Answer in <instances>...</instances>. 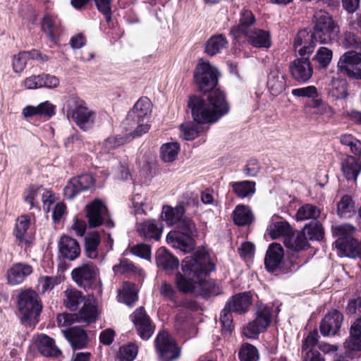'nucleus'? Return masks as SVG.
<instances>
[{"instance_id": "f257e3e1", "label": "nucleus", "mask_w": 361, "mask_h": 361, "mask_svg": "<svg viewBox=\"0 0 361 361\" xmlns=\"http://www.w3.org/2000/svg\"><path fill=\"white\" fill-rule=\"evenodd\" d=\"M193 121L200 124H212L227 114L230 107L224 92L215 89L209 92L207 99L192 95L188 101Z\"/></svg>"}, {"instance_id": "f03ea898", "label": "nucleus", "mask_w": 361, "mask_h": 361, "mask_svg": "<svg viewBox=\"0 0 361 361\" xmlns=\"http://www.w3.org/2000/svg\"><path fill=\"white\" fill-rule=\"evenodd\" d=\"M214 264L209 256L202 252H197L183 262V274H176L178 288L184 293H192L197 287H202L207 274L214 270Z\"/></svg>"}, {"instance_id": "7ed1b4c3", "label": "nucleus", "mask_w": 361, "mask_h": 361, "mask_svg": "<svg viewBox=\"0 0 361 361\" xmlns=\"http://www.w3.org/2000/svg\"><path fill=\"white\" fill-rule=\"evenodd\" d=\"M152 106V102L147 97H141L129 111L126 122V125L130 126L128 130L130 137H137L148 132V121Z\"/></svg>"}, {"instance_id": "20e7f679", "label": "nucleus", "mask_w": 361, "mask_h": 361, "mask_svg": "<svg viewBox=\"0 0 361 361\" xmlns=\"http://www.w3.org/2000/svg\"><path fill=\"white\" fill-rule=\"evenodd\" d=\"M177 228L181 232L169 233L166 236L167 243L183 252H190L195 246L193 237L197 233L195 223L188 217H183L177 225Z\"/></svg>"}, {"instance_id": "39448f33", "label": "nucleus", "mask_w": 361, "mask_h": 361, "mask_svg": "<svg viewBox=\"0 0 361 361\" xmlns=\"http://www.w3.org/2000/svg\"><path fill=\"white\" fill-rule=\"evenodd\" d=\"M312 25L314 39L321 44H327L334 40L339 32V27L332 17L322 10L314 13Z\"/></svg>"}, {"instance_id": "423d86ee", "label": "nucleus", "mask_w": 361, "mask_h": 361, "mask_svg": "<svg viewBox=\"0 0 361 361\" xmlns=\"http://www.w3.org/2000/svg\"><path fill=\"white\" fill-rule=\"evenodd\" d=\"M17 306L23 323L38 322L42 305L38 294L35 290L31 289L23 290L18 296Z\"/></svg>"}, {"instance_id": "0eeeda50", "label": "nucleus", "mask_w": 361, "mask_h": 361, "mask_svg": "<svg viewBox=\"0 0 361 361\" xmlns=\"http://www.w3.org/2000/svg\"><path fill=\"white\" fill-rule=\"evenodd\" d=\"M67 116L71 118L82 130L87 131L93 127L96 113L90 109L84 101L78 97H71L66 103Z\"/></svg>"}, {"instance_id": "6e6552de", "label": "nucleus", "mask_w": 361, "mask_h": 361, "mask_svg": "<svg viewBox=\"0 0 361 361\" xmlns=\"http://www.w3.org/2000/svg\"><path fill=\"white\" fill-rule=\"evenodd\" d=\"M99 269L93 263L87 262L80 264L71 271L73 280L84 288H97L101 290V281L98 278Z\"/></svg>"}, {"instance_id": "1a4fd4ad", "label": "nucleus", "mask_w": 361, "mask_h": 361, "mask_svg": "<svg viewBox=\"0 0 361 361\" xmlns=\"http://www.w3.org/2000/svg\"><path fill=\"white\" fill-rule=\"evenodd\" d=\"M337 70L350 79L361 80V51L348 50L344 52L338 59Z\"/></svg>"}, {"instance_id": "9d476101", "label": "nucleus", "mask_w": 361, "mask_h": 361, "mask_svg": "<svg viewBox=\"0 0 361 361\" xmlns=\"http://www.w3.org/2000/svg\"><path fill=\"white\" fill-rule=\"evenodd\" d=\"M154 344L159 357L163 361H175L180 357V348L166 331L158 334Z\"/></svg>"}, {"instance_id": "9b49d317", "label": "nucleus", "mask_w": 361, "mask_h": 361, "mask_svg": "<svg viewBox=\"0 0 361 361\" xmlns=\"http://www.w3.org/2000/svg\"><path fill=\"white\" fill-rule=\"evenodd\" d=\"M217 71L208 62H200L197 66L194 80L201 92H210L217 84Z\"/></svg>"}, {"instance_id": "f8f14e48", "label": "nucleus", "mask_w": 361, "mask_h": 361, "mask_svg": "<svg viewBox=\"0 0 361 361\" xmlns=\"http://www.w3.org/2000/svg\"><path fill=\"white\" fill-rule=\"evenodd\" d=\"M271 322L270 309L260 305L257 307L255 319L243 328V334L247 338H255L269 326Z\"/></svg>"}, {"instance_id": "ddd939ff", "label": "nucleus", "mask_w": 361, "mask_h": 361, "mask_svg": "<svg viewBox=\"0 0 361 361\" xmlns=\"http://www.w3.org/2000/svg\"><path fill=\"white\" fill-rule=\"evenodd\" d=\"M99 315L97 306L90 302H85L78 314L64 313L59 314L57 318V323L60 326H68L75 320L90 323L94 322Z\"/></svg>"}, {"instance_id": "4468645a", "label": "nucleus", "mask_w": 361, "mask_h": 361, "mask_svg": "<svg viewBox=\"0 0 361 361\" xmlns=\"http://www.w3.org/2000/svg\"><path fill=\"white\" fill-rule=\"evenodd\" d=\"M86 213L90 227H97L102 224L108 228L114 226L113 221L109 218L106 207L99 200H95L86 206Z\"/></svg>"}, {"instance_id": "2eb2a0df", "label": "nucleus", "mask_w": 361, "mask_h": 361, "mask_svg": "<svg viewBox=\"0 0 361 361\" xmlns=\"http://www.w3.org/2000/svg\"><path fill=\"white\" fill-rule=\"evenodd\" d=\"M130 319L141 338L148 340L152 336L154 327L143 307L136 309L130 315Z\"/></svg>"}, {"instance_id": "dca6fc26", "label": "nucleus", "mask_w": 361, "mask_h": 361, "mask_svg": "<svg viewBox=\"0 0 361 361\" xmlns=\"http://www.w3.org/2000/svg\"><path fill=\"white\" fill-rule=\"evenodd\" d=\"M94 183V179L91 174H82L70 180L63 188V194L67 199H73L80 192L92 188Z\"/></svg>"}, {"instance_id": "f3484780", "label": "nucleus", "mask_w": 361, "mask_h": 361, "mask_svg": "<svg viewBox=\"0 0 361 361\" xmlns=\"http://www.w3.org/2000/svg\"><path fill=\"white\" fill-rule=\"evenodd\" d=\"M289 69L292 77L299 82H307L313 73V68L308 57L295 59L290 63Z\"/></svg>"}, {"instance_id": "a211bd4d", "label": "nucleus", "mask_w": 361, "mask_h": 361, "mask_svg": "<svg viewBox=\"0 0 361 361\" xmlns=\"http://www.w3.org/2000/svg\"><path fill=\"white\" fill-rule=\"evenodd\" d=\"M316 41L313 33H310L306 30H300L298 32L294 40V49L302 57H308L314 51L316 45Z\"/></svg>"}, {"instance_id": "6ab92c4d", "label": "nucleus", "mask_w": 361, "mask_h": 361, "mask_svg": "<svg viewBox=\"0 0 361 361\" xmlns=\"http://www.w3.org/2000/svg\"><path fill=\"white\" fill-rule=\"evenodd\" d=\"M60 257L70 261L75 260L80 255L81 250L79 243L68 235H63L58 243Z\"/></svg>"}, {"instance_id": "aec40b11", "label": "nucleus", "mask_w": 361, "mask_h": 361, "mask_svg": "<svg viewBox=\"0 0 361 361\" xmlns=\"http://www.w3.org/2000/svg\"><path fill=\"white\" fill-rule=\"evenodd\" d=\"M56 113V106L49 101H45L37 106L27 105L23 109L22 114L25 118L34 117L48 120Z\"/></svg>"}, {"instance_id": "412c9836", "label": "nucleus", "mask_w": 361, "mask_h": 361, "mask_svg": "<svg viewBox=\"0 0 361 361\" xmlns=\"http://www.w3.org/2000/svg\"><path fill=\"white\" fill-rule=\"evenodd\" d=\"M255 22V17L250 11L245 10L241 12L239 24L233 26L230 31L231 35L236 41L243 39L245 35L253 29L252 25Z\"/></svg>"}, {"instance_id": "4be33fe9", "label": "nucleus", "mask_w": 361, "mask_h": 361, "mask_svg": "<svg viewBox=\"0 0 361 361\" xmlns=\"http://www.w3.org/2000/svg\"><path fill=\"white\" fill-rule=\"evenodd\" d=\"M343 322L342 314L337 311L333 310L326 314L320 324V331L324 336H334L341 326Z\"/></svg>"}, {"instance_id": "5701e85b", "label": "nucleus", "mask_w": 361, "mask_h": 361, "mask_svg": "<svg viewBox=\"0 0 361 361\" xmlns=\"http://www.w3.org/2000/svg\"><path fill=\"white\" fill-rule=\"evenodd\" d=\"M283 249L280 244L272 243L267 251L264 264L269 271L274 272L282 269Z\"/></svg>"}, {"instance_id": "b1692460", "label": "nucleus", "mask_w": 361, "mask_h": 361, "mask_svg": "<svg viewBox=\"0 0 361 361\" xmlns=\"http://www.w3.org/2000/svg\"><path fill=\"white\" fill-rule=\"evenodd\" d=\"M267 231L272 239L281 236L285 239L293 233V228L286 221H283L279 215L274 214Z\"/></svg>"}, {"instance_id": "393cba45", "label": "nucleus", "mask_w": 361, "mask_h": 361, "mask_svg": "<svg viewBox=\"0 0 361 361\" xmlns=\"http://www.w3.org/2000/svg\"><path fill=\"white\" fill-rule=\"evenodd\" d=\"M341 171L347 180L356 182L361 173V157L347 155L341 161Z\"/></svg>"}, {"instance_id": "a878e982", "label": "nucleus", "mask_w": 361, "mask_h": 361, "mask_svg": "<svg viewBox=\"0 0 361 361\" xmlns=\"http://www.w3.org/2000/svg\"><path fill=\"white\" fill-rule=\"evenodd\" d=\"M137 231L144 238L158 240L161 238L163 231V225L157 220L148 219L139 224Z\"/></svg>"}, {"instance_id": "bb28decb", "label": "nucleus", "mask_w": 361, "mask_h": 361, "mask_svg": "<svg viewBox=\"0 0 361 361\" xmlns=\"http://www.w3.org/2000/svg\"><path fill=\"white\" fill-rule=\"evenodd\" d=\"M252 304L250 292H243L237 294L226 302V307L238 314L246 312Z\"/></svg>"}, {"instance_id": "cd10ccee", "label": "nucleus", "mask_w": 361, "mask_h": 361, "mask_svg": "<svg viewBox=\"0 0 361 361\" xmlns=\"http://www.w3.org/2000/svg\"><path fill=\"white\" fill-rule=\"evenodd\" d=\"M244 38L250 44L258 48H269L271 44L269 32L262 29H252L247 35H243Z\"/></svg>"}, {"instance_id": "c85d7f7f", "label": "nucleus", "mask_w": 361, "mask_h": 361, "mask_svg": "<svg viewBox=\"0 0 361 361\" xmlns=\"http://www.w3.org/2000/svg\"><path fill=\"white\" fill-rule=\"evenodd\" d=\"M30 225V219L28 216H21L16 220L13 235L20 245H28L31 242V238L27 232Z\"/></svg>"}, {"instance_id": "c756f323", "label": "nucleus", "mask_w": 361, "mask_h": 361, "mask_svg": "<svg viewBox=\"0 0 361 361\" xmlns=\"http://www.w3.org/2000/svg\"><path fill=\"white\" fill-rule=\"evenodd\" d=\"M32 272V268L31 266L23 263L16 264L8 271V283L12 285L20 284Z\"/></svg>"}, {"instance_id": "7c9ffc66", "label": "nucleus", "mask_w": 361, "mask_h": 361, "mask_svg": "<svg viewBox=\"0 0 361 361\" xmlns=\"http://www.w3.org/2000/svg\"><path fill=\"white\" fill-rule=\"evenodd\" d=\"M62 331L71 346L75 349L82 348L87 343V334L80 327L73 326L67 330H63Z\"/></svg>"}, {"instance_id": "2f4dec72", "label": "nucleus", "mask_w": 361, "mask_h": 361, "mask_svg": "<svg viewBox=\"0 0 361 361\" xmlns=\"http://www.w3.org/2000/svg\"><path fill=\"white\" fill-rule=\"evenodd\" d=\"M267 87L270 93L274 97L280 94L286 88L284 75L276 68L271 69L269 72L267 79Z\"/></svg>"}, {"instance_id": "473e14b6", "label": "nucleus", "mask_w": 361, "mask_h": 361, "mask_svg": "<svg viewBox=\"0 0 361 361\" xmlns=\"http://www.w3.org/2000/svg\"><path fill=\"white\" fill-rule=\"evenodd\" d=\"M185 212V209L183 205H177L175 207L164 205L161 217L168 226H177L183 217Z\"/></svg>"}, {"instance_id": "72a5a7b5", "label": "nucleus", "mask_w": 361, "mask_h": 361, "mask_svg": "<svg viewBox=\"0 0 361 361\" xmlns=\"http://www.w3.org/2000/svg\"><path fill=\"white\" fill-rule=\"evenodd\" d=\"M39 351L46 357H58L61 350L55 345L54 340L45 334L37 336L36 340Z\"/></svg>"}, {"instance_id": "f704fd0d", "label": "nucleus", "mask_w": 361, "mask_h": 361, "mask_svg": "<svg viewBox=\"0 0 361 361\" xmlns=\"http://www.w3.org/2000/svg\"><path fill=\"white\" fill-rule=\"evenodd\" d=\"M128 135L130 136L128 132L126 134V137L120 135L116 137H109L106 138L103 142L99 143L96 147V150L99 151L98 153L100 156V158L103 159L104 156L107 155L118 146L126 143L128 139Z\"/></svg>"}, {"instance_id": "c9c22d12", "label": "nucleus", "mask_w": 361, "mask_h": 361, "mask_svg": "<svg viewBox=\"0 0 361 361\" xmlns=\"http://www.w3.org/2000/svg\"><path fill=\"white\" fill-rule=\"evenodd\" d=\"M157 265L164 270H173L178 267L179 262L166 248H159L156 254Z\"/></svg>"}, {"instance_id": "e433bc0d", "label": "nucleus", "mask_w": 361, "mask_h": 361, "mask_svg": "<svg viewBox=\"0 0 361 361\" xmlns=\"http://www.w3.org/2000/svg\"><path fill=\"white\" fill-rule=\"evenodd\" d=\"M61 22L57 16L46 15L42 20V28L49 39L56 43V35L60 31Z\"/></svg>"}, {"instance_id": "4c0bfd02", "label": "nucleus", "mask_w": 361, "mask_h": 361, "mask_svg": "<svg viewBox=\"0 0 361 361\" xmlns=\"http://www.w3.org/2000/svg\"><path fill=\"white\" fill-rule=\"evenodd\" d=\"M346 348L352 350H361V318L357 319L352 324L350 331V337L344 343Z\"/></svg>"}, {"instance_id": "58836bf2", "label": "nucleus", "mask_w": 361, "mask_h": 361, "mask_svg": "<svg viewBox=\"0 0 361 361\" xmlns=\"http://www.w3.org/2000/svg\"><path fill=\"white\" fill-rule=\"evenodd\" d=\"M101 242L100 236L98 232H89L85 238V252L86 256L90 259L98 257V246Z\"/></svg>"}, {"instance_id": "ea45409f", "label": "nucleus", "mask_w": 361, "mask_h": 361, "mask_svg": "<svg viewBox=\"0 0 361 361\" xmlns=\"http://www.w3.org/2000/svg\"><path fill=\"white\" fill-rule=\"evenodd\" d=\"M230 185L233 192L241 199L252 197L256 190L255 183L251 180L231 182Z\"/></svg>"}, {"instance_id": "a19ab883", "label": "nucleus", "mask_w": 361, "mask_h": 361, "mask_svg": "<svg viewBox=\"0 0 361 361\" xmlns=\"http://www.w3.org/2000/svg\"><path fill=\"white\" fill-rule=\"evenodd\" d=\"M340 143L353 157H361V141L351 134L345 133L339 137Z\"/></svg>"}, {"instance_id": "79ce46f5", "label": "nucleus", "mask_w": 361, "mask_h": 361, "mask_svg": "<svg viewBox=\"0 0 361 361\" xmlns=\"http://www.w3.org/2000/svg\"><path fill=\"white\" fill-rule=\"evenodd\" d=\"M228 41L224 35H216L211 37L205 45V52L209 56H214L226 48Z\"/></svg>"}, {"instance_id": "37998d69", "label": "nucleus", "mask_w": 361, "mask_h": 361, "mask_svg": "<svg viewBox=\"0 0 361 361\" xmlns=\"http://www.w3.org/2000/svg\"><path fill=\"white\" fill-rule=\"evenodd\" d=\"M284 244L287 248L295 252L305 250L308 247L307 237L302 232L298 233L296 236L293 233L286 237Z\"/></svg>"}, {"instance_id": "c03bdc74", "label": "nucleus", "mask_w": 361, "mask_h": 361, "mask_svg": "<svg viewBox=\"0 0 361 361\" xmlns=\"http://www.w3.org/2000/svg\"><path fill=\"white\" fill-rule=\"evenodd\" d=\"M233 219L236 225L245 226L252 221L253 215L249 207L238 205L233 211Z\"/></svg>"}, {"instance_id": "a18cd8bd", "label": "nucleus", "mask_w": 361, "mask_h": 361, "mask_svg": "<svg viewBox=\"0 0 361 361\" xmlns=\"http://www.w3.org/2000/svg\"><path fill=\"white\" fill-rule=\"evenodd\" d=\"M180 151V145L177 142L163 144L160 147V157L164 162L174 161Z\"/></svg>"}, {"instance_id": "49530a36", "label": "nucleus", "mask_w": 361, "mask_h": 361, "mask_svg": "<svg viewBox=\"0 0 361 361\" xmlns=\"http://www.w3.org/2000/svg\"><path fill=\"white\" fill-rule=\"evenodd\" d=\"M203 127L196 122H187L180 126V137L186 140H192L203 131Z\"/></svg>"}, {"instance_id": "de8ad7c7", "label": "nucleus", "mask_w": 361, "mask_h": 361, "mask_svg": "<svg viewBox=\"0 0 361 361\" xmlns=\"http://www.w3.org/2000/svg\"><path fill=\"white\" fill-rule=\"evenodd\" d=\"M330 94L336 99H344L348 96L347 83L344 80L332 78L330 84Z\"/></svg>"}, {"instance_id": "09e8293b", "label": "nucleus", "mask_w": 361, "mask_h": 361, "mask_svg": "<svg viewBox=\"0 0 361 361\" xmlns=\"http://www.w3.org/2000/svg\"><path fill=\"white\" fill-rule=\"evenodd\" d=\"M119 300L128 306H131L137 300V293L135 286L126 282L119 293Z\"/></svg>"}, {"instance_id": "8fccbe9b", "label": "nucleus", "mask_w": 361, "mask_h": 361, "mask_svg": "<svg viewBox=\"0 0 361 361\" xmlns=\"http://www.w3.org/2000/svg\"><path fill=\"white\" fill-rule=\"evenodd\" d=\"M319 214L320 210L315 205L305 204L298 209L296 219L297 221L316 220Z\"/></svg>"}, {"instance_id": "3c124183", "label": "nucleus", "mask_w": 361, "mask_h": 361, "mask_svg": "<svg viewBox=\"0 0 361 361\" xmlns=\"http://www.w3.org/2000/svg\"><path fill=\"white\" fill-rule=\"evenodd\" d=\"M64 305L72 311L76 310L82 301L81 293L75 288H68L64 292Z\"/></svg>"}, {"instance_id": "603ef678", "label": "nucleus", "mask_w": 361, "mask_h": 361, "mask_svg": "<svg viewBox=\"0 0 361 361\" xmlns=\"http://www.w3.org/2000/svg\"><path fill=\"white\" fill-rule=\"evenodd\" d=\"M355 212V203L349 195H344L341 197L337 204V213L340 217L350 216Z\"/></svg>"}, {"instance_id": "864d4df0", "label": "nucleus", "mask_w": 361, "mask_h": 361, "mask_svg": "<svg viewBox=\"0 0 361 361\" xmlns=\"http://www.w3.org/2000/svg\"><path fill=\"white\" fill-rule=\"evenodd\" d=\"M238 357L240 361H258L259 352L254 345L245 343L239 350Z\"/></svg>"}, {"instance_id": "5fc2aeb1", "label": "nucleus", "mask_w": 361, "mask_h": 361, "mask_svg": "<svg viewBox=\"0 0 361 361\" xmlns=\"http://www.w3.org/2000/svg\"><path fill=\"white\" fill-rule=\"evenodd\" d=\"M308 240H320L323 237L322 225L317 221L305 225L301 231Z\"/></svg>"}, {"instance_id": "6e6d98bb", "label": "nucleus", "mask_w": 361, "mask_h": 361, "mask_svg": "<svg viewBox=\"0 0 361 361\" xmlns=\"http://www.w3.org/2000/svg\"><path fill=\"white\" fill-rule=\"evenodd\" d=\"M333 57L332 51L325 47H320L314 55V60L320 68H326L331 63Z\"/></svg>"}, {"instance_id": "4d7b16f0", "label": "nucleus", "mask_w": 361, "mask_h": 361, "mask_svg": "<svg viewBox=\"0 0 361 361\" xmlns=\"http://www.w3.org/2000/svg\"><path fill=\"white\" fill-rule=\"evenodd\" d=\"M41 185H31L24 192V200L30 205V209L37 208L39 210V202L37 200Z\"/></svg>"}, {"instance_id": "13d9d810", "label": "nucleus", "mask_w": 361, "mask_h": 361, "mask_svg": "<svg viewBox=\"0 0 361 361\" xmlns=\"http://www.w3.org/2000/svg\"><path fill=\"white\" fill-rule=\"evenodd\" d=\"M138 347L133 343L120 348L118 358L120 361H133L137 355Z\"/></svg>"}, {"instance_id": "bf43d9fd", "label": "nucleus", "mask_w": 361, "mask_h": 361, "mask_svg": "<svg viewBox=\"0 0 361 361\" xmlns=\"http://www.w3.org/2000/svg\"><path fill=\"white\" fill-rule=\"evenodd\" d=\"M341 46L345 49H355L361 51V39L355 33L346 32L341 39Z\"/></svg>"}, {"instance_id": "052dcab7", "label": "nucleus", "mask_w": 361, "mask_h": 361, "mask_svg": "<svg viewBox=\"0 0 361 361\" xmlns=\"http://www.w3.org/2000/svg\"><path fill=\"white\" fill-rule=\"evenodd\" d=\"M232 310H229L226 305L221 311L220 321L222 326V330L226 333H231L233 329Z\"/></svg>"}, {"instance_id": "680f3d73", "label": "nucleus", "mask_w": 361, "mask_h": 361, "mask_svg": "<svg viewBox=\"0 0 361 361\" xmlns=\"http://www.w3.org/2000/svg\"><path fill=\"white\" fill-rule=\"evenodd\" d=\"M27 56L26 51H20L17 55L13 56L12 66L15 73H20L25 69L29 60Z\"/></svg>"}, {"instance_id": "e2e57ef3", "label": "nucleus", "mask_w": 361, "mask_h": 361, "mask_svg": "<svg viewBox=\"0 0 361 361\" xmlns=\"http://www.w3.org/2000/svg\"><path fill=\"white\" fill-rule=\"evenodd\" d=\"M291 93L294 97H307L310 99L318 97L317 89L312 85L293 89Z\"/></svg>"}, {"instance_id": "0e129e2a", "label": "nucleus", "mask_w": 361, "mask_h": 361, "mask_svg": "<svg viewBox=\"0 0 361 361\" xmlns=\"http://www.w3.org/2000/svg\"><path fill=\"white\" fill-rule=\"evenodd\" d=\"M94 1L98 11L104 16L106 21H110L112 16V0H94Z\"/></svg>"}, {"instance_id": "69168bd1", "label": "nucleus", "mask_w": 361, "mask_h": 361, "mask_svg": "<svg viewBox=\"0 0 361 361\" xmlns=\"http://www.w3.org/2000/svg\"><path fill=\"white\" fill-rule=\"evenodd\" d=\"M137 268L128 259H123L121 260L118 264L113 267V270L115 274H125L128 272H137Z\"/></svg>"}, {"instance_id": "338daca9", "label": "nucleus", "mask_w": 361, "mask_h": 361, "mask_svg": "<svg viewBox=\"0 0 361 361\" xmlns=\"http://www.w3.org/2000/svg\"><path fill=\"white\" fill-rule=\"evenodd\" d=\"M56 284V279L51 276H42L38 279L37 289L42 293L51 290Z\"/></svg>"}, {"instance_id": "774afa93", "label": "nucleus", "mask_w": 361, "mask_h": 361, "mask_svg": "<svg viewBox=\"0 0 361 361\" xmlns=\"http://www.w3.org/2000/svg\"><path fill=\"white\" fill-rule=\"evenodd\" d=\"M159 293L166 300L176 302V291L171 284L163 281L159 287Z\"/></svg>"}]
</instances>
